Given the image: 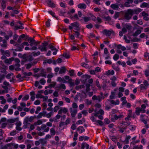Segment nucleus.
<instances>
[{"mask_svg": "<svg viewBox=\"0 0 149 149\" xmlns=\"http://www.w3.org/2000/svg\"><path fill=\"white\" fill-rule=\"evenodd\" d=\"M148 6V4L147 3L144 2L141 5L140 7L141 8L146 7Z\"/></svg>", "mask_w": 149, "mask_h": 149, "instance_id": "a19ab883", "label": "nucleus"}, {"mask_svg": "<svg viewBox=\"0 0 149 149\" xmlns=\"http://www.w3.org/2000/svg\"><path fill=\"white\" fill-rule=\"evenodd\" d=\"M140 40V39H139L136 38H135L133 39L131 41L133 42H137Z\"/></svg>", "mask_w": 149, "mask_h": 149, "instance_id": "8fccbe9b", "label": "nucleus"}, {"mask_svg": "<svg viewBox=\"0 0 149 149\" xmlns=\"http://www.w3.org/2000/svg\"><path fill=\"white\" fill-rule=\"evenodd\" d=\"M123 117V115H119V116H117V115L115 114L114 115L113 118H111V120L113 121L114 120H117L118 119L121 118Z\"/></svg>", "mask_w": 149, "mask_h": 149, "instance_id": "6e6552de", "label": "nucleus"}, {"mask_svg": "<svg viewBox=\"0 0 149 149\" xmlns=\"http://www.w3.org/2000/svg\"><path fill=\"white\" fill-rule=\"evenodd\" d=\"M77 126L75 124H73L72 125L71 127V129L73 130H74L76 128Z\"/></svg>", "mask_w": 149, "mask_h": 149, "instance_id": "0e129e2a", "label": "nucleus"}, {"mask_svg": "<svg viewBox=\"0 0 149 149\" xmlns=\"http://www.w3.org/2000/svg\"><path fill=\"white\" fill-rule=\"evenodd\" d=\"M91 85L89 84H86V91L87 92L88 91L90 90V87Z\"/></svg>", "mask_w": 149, "mask_h": 149, "instance_id": "c756f323", "label": "nucleus"}, {"mask_svg": "<svg viewBox=\"0 0 149 149\" xmlns=\"http://www.w3.org/2000/svg\"><path fill=\"white\" fill-rule=\"evenodd\" d=\"M119 13L118 12H116L115 13L113 17L115 19H116L119 17Z\"/></svg>", "mask_w": 149, "mask_h": 149, "instance_id": "c9c22d12", "label": "nucleus"}, {"mask_svg": "<svg viewBox=\"0 0 149 149\" xmlns=\"http://www.w3.org/2000/svg\"><path fill=\"white\" fill-rule=\"evenodd\" d=\"M92 99L93 100H98L99 102H100V96H96L95 95H93L92 97Z\"/></svg>", "mask_w": 149, "mask_h": 149, "instance_id": "4be33fe9", "label": "nucleus"}, {"mask_svg": "<svg viewBox=\"0 0 149 149\" xmlns=\"http://www.w3.org/2000/svg\"><path fill=\"white\" fill-rule=\"evenodd\" d=\"M103 32L107 36H110L111 34V31L109 30H107L106 29H105L104 30Z\"/></svg>", "mask_w": 149, "mask_h": 149, "instance_id": "ddd939ff", "label": "nucleus"}, {"mask_svg": "<svg viewBox=\"0 0 149 149\" xmlns=\"http://www.w3.org/2000/svg\"><path fill=\"white\" fill-rule=\"evenodd\" d=\"M130 124V122H123L121 123H120V126H128Z\"/></svg>", "mask_w": 149, "mask_h": 149, "instance_id": "dca6fc26", "label": "nucleus"}, {"mask_svg": "<svg viewBox=\"0 0 149 149\" xmlns=\"http://www.w3.org/2000/svg\"><path fill=\"white\" fill-rule=\"evenodd\" d=\"M42 121L40 120H38L37 122H36L34 124L35 125H39L40 124H41L42 123Z\"/></svg>", "mask_w": 149, "mask_h": 149, "instance_id": "3c124183", "label": "nucleus"}, {"mask_svg": "<svg viewBox=\"0 0 149 149\" xmlns=\"http://www.w3.org/2000/svg\"><path fill=\"white\" fill-rule=\"evenodd\" d=\"M81 65L82 66L84 67L87 68H89V67L88 64H87L84 63H81Z\"/></svg>", "mask_w": 149, "mask_h": 149, "instance_id": "de8ad7c7", "label": "nucleus"}, {"mask_svg": "<svg viewBox=\"0 0 149 149\" xmlns=\"http://www.w3.org/2000/svg\"><path fill=\"white\" fill-rule=\"evenodd\" d=\"M71 25L72 26L75 27L77 28H78L79 27V24L77 22L72 23Z\"/></svg>", "mask_w": 149, "mask_h": 149, "instance_id": "412c9836", "label": "nucleus"}, {"mask_svg": "<svg viewBox=\"0 0 149 149\" xmlns=\"http://www.w3.org/2000/svg\"><path fill=\"white\" fill-rule=\"evenodd\" d=\"M29 98V96L27 95L25 96L22 98V100L23 101H26L28 100Z\"/></svg>", "mask_w": 149, "mask_h": 149, "instance_id": "e433bc0d", "label": "nucleus"}, {"mask_svg": "<svg viewBox=\"0 0 149 149\" xmlns=\"http://www.w3.org/2000/svg\"><path fill=\"white\" fill-rule=\"evenodd\" d=\"M34 39L33 38H29L28 39V41L30 43L29 45L31 46H32V44L33 42L34 41Z\"/></svg>", "mask_w": 149, "mask_h": 149, "instance_id": "a211bd4d", "label": "nucleus"}, {"mask_svg": "<svg viewBox=\"0 0 149 149\" xmlns=\"http://www.w3.org/2000/svg\"><path fill=\"white\" fill-rule=\"evenodd\" d=\"M62 56L67 59H68L70 58V55L69 53L67 52L64 53L63 54Z\"/></svg>", "mask_w": 149, "mask_h": 149, "instance_id": "393cba45", "label": "nucleus"}, {"mask_svg": "<svg viewBox=\"0 0 149 149\" xmlns=\"http://www.w3.org/2000/svg\"><path fill=\"white\" fill-rule=\"evenodd\" d=\"M50 19H48V20L46 22V25L47 27H49L50 26Z\"/></svg>", "mask_w": 149, "mask_h": 149, "instance_id": "603ef678", "label": "nucleus"}, {"mask_svg": "<svg viewBox=\"0 0 149 149\" xmlns=\"http://www.w3.org/2000/svg\"><path fill=\"white\" fill-rule=\"evenodd\" d=\"M24 47V45L23 43L20 45V46L19 48H17L15 49V51H22V49Z\"/></svg>", "mask_w": 149, "mask_h": 149, "instance_id": "f8f14e48", "label": "nucleus"}, {"mask_svg": "<svg viewBox=\"0 0 149 149\" xmlns=\"http://www.w3.org/2000/svg\"><path fill=\"white\" fill-rule=\"evenodd\" d=\"M41 72L40 73L41 76L43 77H46V72H43L44 71L43 70H41Z\"/></svg>", "mask_w": 149, "mask_h": 149, "instance_id": "49530a36", "label": "nucleus"}, {"mask_svg": "<svg viewBox=\"0 0 149 149\" xmlns=\"http://www.w3.org/2000/svg\"><path fill=\"white\" fill-rule=\"evenodd\" d=\"M7 121L8 123H14L15 122V119H11L8 120H7Z\"/></svg>", "mask_w": 149, "mask_h": 149, "instance_id": "a18cd8bd", "label": "nucleus"}, {"mask_svg": "<svg viewBox=\"0 0 149 149\" xmlns=\"http://www.w3.org/2000/svg\"><path fill=\"white\" fill-rule=\"evenodd\" d=\"M23 74L24 75V76L25 77L26 76H29L32 75V73L31 72H29L28 73L24 72L23 73Z\"/></svg>", "mask_w": 149, "mask_h": 149, "instance_id": "f704fd0d", "label": "nucleus"}, {"mask_svg": "<svg viewBox=\"0 0 149 149\" xmlns=\"http://www.w3.org/2000/svg\"><path fill=\"white\" fill-rule=\"evenodd\" d=\"M140 112L139 108H136L135 112L137 115H139Z\"/></svg>", "mask_w": 149, "mask_h": 149, "instance_id": "09e8293b", "label": "nucleus"}, {"mask_svg": "<svg viewBox=\"0 0 149 149\" xmlns=\"http://www.w3.org/2000/svg\"><path fill=\"white\" fill-rule=\"evenodd\" d=\"M142 11V10L140 8L131 9V11H132L133 15L135 14H138Z\"/></svg>", "mask_w": 149, "mask_h": 149, "instance_id": "20e7f679", "label": "nucleus"}, {"mask_svg": "<svg viewBox=\"0 0 149 149\" xmlns=\"http://www.w3.org/2000/svg\"><path fill=\"white\" fill-rule=\"evenodd\" d=\"M53 112H51L49 113L46 114L45 116L47 118H49L53 115Z\"/></svg>", "mask_w": 149, "mask_h": 149, "instance_id": "473e14b6", "label": "nucleus"}, {"mask_svg": "<svg viewBox=\"0 0 149 149\" xmlns=\"http://www.w3.org/2000/svg\"><path fill=\"white\" fill-rule=\"evenodd\" d=\"M78 8L81 9H85L86 8V5L84 3H80L77 5Z\"/></svg>", "mask_w": 149, "mask_h": 149, "instance_id": "4468645a", "label": "nucleus"}, {"mask_svg": "<svg viewBox=\"0 0 149 149\" xmlns=\"http://www.w3.org/2000/svg\"><path fill=\"white\" fill-rule=\"evenodd\" d=\"M48 43L47 42H44L42 43L38 47V49L41 52L46 51H47V46L48 45Z\"/></svg>", "mask_w": 149, "mask_h": 149, "instance_id": "f03ea898", "label": "nucleus"}, {"mask_svg": "<svg viewBox=\"0 0 149 149\" xmlns=\"http://www.w3.org/2000/svg\"><path fill=\"white\" fill-rule=\"evenodd\" d=\"M77 130L78 131H79L80 130H81L80 133H81L83 132H84L85 131V130L84 128L82 126H80L77 129Z\"/></svg>", "mask_w": 149, "mask_h": 149, "instance_id": "b1692460", "label": "nucleus"}, {"mask_svg": "<svg viewBox=\"0 0 149 149\" xmlns=\"http://www.w3.org/2000/svg\"><path fill=\"white\" fill-rule=\"evenodd\" d=\"M40 83L42 85H44L46 82V81L44 79H42L40 81Z\"/></svg>", "mask_w": 149, "mask_h": 149, "instance_id": "864d4df0", "label": "nucleus"}, {"mask_svg": "<svg viewBox=\"0 0 149 149\" xmlns=\"http://www.w3.org/2000/svg\"><path fill=\"white\" fill-rule=\"evenodd\" d=\"M91 77V76L87 74L84 75L81 77L82 80V82L85 83L86 81L88 79H89Z\"/></svg>", "mask_w": 149, "mask_h": 149, "instance_id": "7ed1b4c3", "label": "nucleus"}, {"mask_svg": "<svg viewBox=\"0 0 149 149\" xmlns=\"http://www.w3.org/2000/svg\"><path fill=\"white\" fill-rule=\"evenodd\" d=\"M66 71V69L65 67L64 66L62 67L61 68L59 73L60 74H62L65 73Z\"/></svg>", "mask_w": 149, "mask_h": 149, "instance_id": "9b49d317", "label": "nucleus"}, {"mask_svg": "<svg viewBox=\"0 0 149 149\" xmlns=\"http://www.w3.org/2000/svg\"><path fill=\"white\" fill-rule=\"evenodd\" d=\"M59 109V107L58 106H56L54 108V112H57V110Z\"/></svg>", "mask_w": 149, "mask_h": 149, "instance_id": "6e6d98bb", "label": "nucleus"}, {"mask_svg": "<svg viewBox=\"0 0 149 149\" xmlns=\"http://www.w3.org/2000/svg\"><path fill=\"white\" fill-rule=\"evenodd\" d=\"M29 121V117H26L24 120L23 124H26L27 123H28V122Z\"/></svg>", "mask_w": 149, "mask_h": 149, "instance_id": "cd10ccee", "label": "nucleus"}, {"mask_svg": "<svg viewBox=\"0 0 149 149\" xmlns=\"http://www.w3.org/2000/svg\"><path fill=\"white\" fill-rule=\"evenodd\" d=\"M104 123L107 124H108L110 123V120L107 118H105L104 119Z\"/></svg>", "mask_w": 149, "mask_h": 149, "instance_id": "69168bd1", "label": "nucleus"}, {"mask_svg": "<svg viewBox=\"0 0 149 149\" xmlns=\"http://www.w3.org/2000/svg\"><path fill=\"white\" fill-rule=\"evenodd\" d=\"M40 54V52L39 51H38L37 52H33L32 53V54L34 56H35L39 55Z\"/></svg>", "mask_w": 149, "mask_h": 149, "instance_id": "58836bf2", "label": "nucleus"}, {"mask_svg": "<svg viewBox=\"0 0 149 149\" xmlns=\"http://www.w3.org/2000/svg\"><path fill=\"white\" fill-rule=\"evenodd\" d=\"M97 113L103 115L104 113V112L103 110L101 109L97 111Z\"/></svg>", "mask_w": 149, "mask_h": 149, "instance_id": "37998d69", "label": "nucleus"}, {"mask_svg": "<svg viewBox=\"0 0 149 149\" xmlns=\"http://www.w3.org/2000/svg\"><path fill=\"white\" fill-rule=\"evenodd\" d=\"M140 88L141 90L146 89V86L143 84H141L140 85Z\"/></svg>", "mask_w": 149, "mask_h": 149, "instance_id": "e2e57ef3", "label": "nucleus"}, {"mask_svg": "<svg viewBox=\"0 0 149 149\" xmlns=\"http://www.w3.org/2000/svg\"><path fill=\"white\" fill-rule=\"evenodd\" d=\"M56 88L58 90L60 89L61 88H62L63 89H66V86L64 84H61L59 87H57Z\"/></svg>", "mask_w": 149, "mask_h": 149, "instance_id": "6ab92c4d", "label": "nucleus"}, {"mask_svg": "<svg viewBox=\"0 0 149 149\" xmlns=\"http://www.w3.org/2000/svg\"><path fill=\"white\" fill-rule=\"evenodd\" d=\"M141 32V31L140 30H138L136 31L135 33L133 34V36H137L138 35L140 34Z\"/></svg>", "mask_w": 149, "mask_h": 149, "instance_id": "f3484780", "label": "nucleus"}, {"mask_svg": "<svg viewBox=\"0 0 149 149\" xmlns=\"http://www.w3.org/2000/svg\"><path fill=\"white\" fill-rule=\"evenodd\" d=\"M70 112L71 113V116L72 117H74L76 113H77V109H74L72 110V108H70Z\"/></svg>", "mask_w": 149, "mask_h": 149, "instance_id": "39448f33", "label": "nucleus"}, {"mask_svg": "<svg viewBox=\"0 0 149 149\" xmlns=\"http://www.w3.org/2000/svg\"><path fill=\"white\" fill-rule=\"evenodd\" d=\"M123 15L124 19L126 20L129 21L132 18L133 15L131 11V9H128L127 10L124 11L123 13Z\"/></svg>", "mask_w": 149, "mask_h": 149, "instance_id": "f257e3e1", "label": "nucleus"}, {"mask_svg": "<svg viewBox=\"0 0 149 149\" xmlns=\"http://www.w3.org/2000/svg\"><path fill=\"white\" fill-rule=\"evenodd\" d=\"M48 5L52 7H55V5L51 1H49L47 3Z\"/></svg>", "mask_w": 149, "mask_h": 149, "instance_id": "aec40b11", "label": "nucleus"}, {"mask_svg": "<svg viewBox=\"0 0 149 149\" xmlns=\"http://www.w3.org/2000/svg\"><path fill=\"white\" fill-rule=\"evenodd\" d=\"M102 18L104 19L105 20L107 21H110L111 20V18L109 16L106 17L104 16L102 17Z\"/></svg>", "mask_w": 149, "mask_h": 149, "instance_id": "bb28decb", "label": "nucleus"}, {"mask_svg": "<svg viewBox=\"0 0 149 149\" xmlns=\"http://www.w3.org/2000/svg\"><path fill=\"white\" fill-rule=\"evenodd\" d=\"M14 60V58L13 57H12L9 58V59H6L4 62L6 63H8L9 64H11V62L13 61Z\"/></svg>", "mask_w": 149, "mask_h": 149, "instance_id": "9d476101", "label": "nucleus"}, {"mask_svg": "<svg viewBox=\"0 0 149 149\" xmlns=\"http://www.w3.org/2000/svg\"><path fill=\"white\" fill-rule=\"evenodd\" d=\"M42 116H45L42 112H40L39 113L38 115L37 116V118H42Z\"/></svg>", "mask_w": 149, "mask_h": 149, "instance_id": "79ce46f5", "label": "nucleus"}, {"mask_svg": "<svg viewBox=\"0 0 149 149\" xmlns=\"http://www.w3.org/2000/svg\"><path fill=\"white\" fill-rule=\"evenodd\" d=\"M110 137L113 141L115 143L116 142V141L117 139V138L115 136H110Z\"/></svg>", "mask_w": 149, "mask_h": 149, "instance_id": "c85d7f7f", "label": "nucleus"}, {"mask_svg": "<svg viewBox=\"0 0 149 149\" xmlns=\"http://www.w3.org/2000/svg\"><path fill=\"white\" fill-rule=\"evenodd\" d=\"M27 59L29 61H31L33 60V58L32 56H29L27 57Z\"/></svg>", "mask_w": 149, "mask_h": 149, "instance_id": "4d7b16f0", "label": "nucleus"}, {"mask_svg": "<svg viewBox=\"0 0 149 149\" xmlns=\"http://www.w3.org/2000/svg\"><path fill=\"white\" fill-rule=\"evenodd\" d=\"M106 103L107 104H111L114 105H116V102L114 100H108L106 102Z\"/></svg>", "mask_w": 149, "mask_h": 149, "instance_id": "1a4fd4ad", "label": "nucleus"}, {"mask_svg": "<svg viewBox=\"0 0 149 149\" xmlns=\"http://www.w3.org/2000/svg\"><path fill=\"white\" fill-rule=\"evenodd\" d=\"M44 97V96L39 93L37 94L36 95V97L37 98H42Z\"/></svg>", "mask_w": 149, "mask_h": 149, "instance_id": "c03bdc74", "label": "nucleus"}, {"mask_svg": "<svg viewBox=\"0 0 149 149\" xmlns=\"http://www.w3.org/2000/svg\"><path fill=\"white\" fill-rule=\"evenodd\" d=\"M46 126L45 124H43L41 126V128L42 130H44V132H48L49 129V127H47L46 128Z\"/></svg>", "mask_w": 149, "mask_h": 149, "instance_id": "0eeeda50", "label": "nucleus"}, {"mask_svg": "<svg viewBox=\"0 0 149 149\" xmlns=\"http://www.w3.org/2000/svg\"><path fill=\"white\" fill-rule=\"evenodd\" d=\"M78 134L77 132H74V137L73 138V140L74 141H76L77 139V137L78 136Z\"/></svg>", "mask_w": 149, "mask_h": 149, "instance_id": "ea45409f", "label": "nucleus"}, {"mask_svg": "<svg viewBox=\"0 0 149 149\" xmlns=\"http://www.w3.org/2000/svg\"><path fill=\"white\" fill-rule=\"evenodd\" d=\"M65 122L61 121L60 122V124L59 125V127H61L65 125Z\"/></svg>", "mask_w": 149, "mask_h": 149, "instance_id": "680f3d73", "label": "nucleus"}, {"mask_svg": "<svg viewBox=\"0 0 149 149\" xmlns=\"http://www.w3.org/2000/svg\"><path fill=\"white\" fill-rule=\"evenodd\" d=\"M72 107L74 109H76L78 107V106L76 103H74L72 104Z\"/></svg>", "mask_w": 149, "mask_h": 149, "instance_id": "052dcab7", "label": "nucleus"}, {"mask_svg": "<svg viewBox=\"0 0 149 149\" xmlns=\"http://www.w3.org/2000/svg\"><path fill=\"white\" fill-rule=\"evenodd\" d=\"M30 94L31 96V99L32 101L34 100L35 98V93L34 91H32L30 93Z\"/></svg>", "mask_w": 149, "mask_h": 149, "instance_id": "2eb2a0df", "label": "nucleus"}, {"mask_svg": "<svg viewBox=\"0 0 149 149\" xmlns=\"http://www.w3.org/2000/svg\"><path fill=\"white\" fill-rule=\"evenodd\" d=\"M110 7L113 9L114 10H118L119 7V4H113L111 5Z\"/></svg>", "mask_w": 149, "mask_h": 149, "instance_id": "423d86ee", "label": "nucleus"}, {"mask_svg": "<svg viewBox=\"0 0 149 149\" xmlns=\"http://www.w3.org/2000/svg\"><path fill=\"white\" fill-rule=\"evenodd\" d=\"M0 148L1 149H7L8 147L6 146V145H5L4 146H1Z\"/></svg>", "mask_w": 149, "mask_h": 149, "instance_id": "774afa93", "label": "nucleus"}, {"mask_svg": "<svg viewBox=\"0 0 149 149\" xmlns=\"http://www.w3.org/2000/svg\"><path fill=\"white\" fill-rule=\"evenodd\" d=\"M96 84L97 86L100 88H101V87H100V84L99 82L98 79H97L96 81Z\"/></svg>", "mask_w": 149, "mask_h": 149, "instance_id": "5fc2aeb1", "label": "nucleus"}, {"mask_svg": "<svg viewBox=\"0 0 149 149\" xmlns=\"http://www.w3.org/2000/svg\"><path fill=\"white\" fill-rule=\"evenodd\" d=\"M50 132L51 135H54L56 134V131L55 129L53 128H52L50 129Z\"/></svg>", "mask_w": 149, "mask_h": 149, "instance_id": "a878e982", "label": "nucleus"}, {"mask_svg": "<svg viewBox=\"0 0 149 149\" xmlns=\"http://www.w3.org/2000/svg\"><path fill=\"white\" fill-rule=\"evenodd\" d=\"M6 1L2 0L1 2V6L2 7L3 9H4L6 7Z\"/></svg>", "mask_w": 149, "mask_h": 149, "instance_id": "5701e85b", "label": "nucleus"}, {"mask_svg": "<svg viewBox=\"0 0 149 149\" xmlns=\"http://www.w3.org/2000/svg\"><path fill=\"white\" fill-rule=\"evenodd\" d=\"M82 18L84 19V21L85 22H87L89 21L90 19V17H82Z\"/></svg>", "mask_w": 149, "mask_h": 149, "instance_id": "4c0bfd02", "label": "nucleus"}, {"mask_svg": "<svg viewBox=\"0 0 149 149\" xmlns=\"http://www.w3.org/2000/svg\"><path fill=\"white\" fill-rule=\"evenodd\" d=\"M84 87L85 86L84 85H79L78 86H76L75 87V89L76 90H79V89L84 88Z\"/></svg>", "mask_w": 149, "mask_h": 149, "instance_id": "7c9ffc66", "label": "nucleus"}, {"mask_svg": "<svg viewBox=\"0 0 149 149\" xmlns=\"http://www.w3.org/2000/svg\"><path fill=\"white\" fill-rule=\"evenodd\" d=\"M130 6V4L127 1L124 3V6L126 7H129Z\"/></svg>", "mask_w": 149, "mask_h": 149, "instance_id": "bf43d9fd", "label": "nucleus"}, {"mask_svg": "<svg viewBox=\"0 0 149 149\" xmlns=\"http://www.w3.org/2000/svg\"><path fill=\"white\" fill-rule=\"evenodd\" d=\"M145 74L146 77L149 76V70H146L145 72Z\"/></svg>", "mask_w": 149, "mask_h": 149, "instance_id": "338daca9", "label": "nucleus"}, {"mask_svg": "<svg viewBox=\"0 0 149 149\" xmlns=\"http://www.w3.org/2000/svg\"><path fill=\"white\" fill-rule=\"evenodd\" d=\"M32 65H33V63H31L26 64L25 65L26 66V68L27 69H29L31 67Z\"/></svg>", "mask_w": 149, "mask_h": 149, "instance_id": "72a5a7b5", "label": "nucleus"}, {"mask_svg": "<svg viewBox=\"0 0 149 149\" xmlns=\"http://www.w3.org/2000/svg\"><path fill=\"white\" fill-rule=\"evenodd\" d=\"M119 56L117 54H116L113 56V59L116 61L119 58Z\"/></svg>", "mask_w": 149, "mask_h": 149, "instance_id": "2f4dec72", "label": "nucleus"}, {"mask_svg": "<svg viewBox=\"0 0 149 149\" xmlns=\"http://www.w3.org/2000/svg\"><path fill=\"white\" fill-rule=\"evenodd\" d=\"M1 47L4 48H6L7 47V44H4L3 43L1 45Z\"/></svg>", "mask_w": 149, "mask_h": 149, "instance_id": "13d9d810", "label": "nucleus"}]
</instances>
